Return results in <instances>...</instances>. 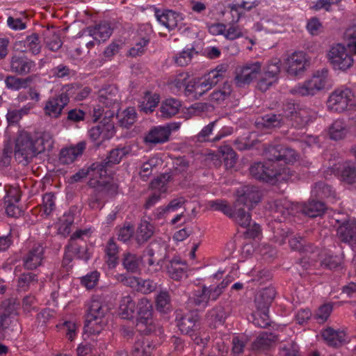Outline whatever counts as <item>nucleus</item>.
<instances>
[{
  "instance_id": "2eb2a0df",
  "label": "nucleus",
  "mask_w": 356,
  "mask_h": 356,
  "mask_svg": "<svg viewBox=\"0 0 356 356\" xmlns=\"http://www.w3.org/2000/svg\"><path fill=\"white\" fill-rule=\"evenodd\" d=\"M69 102V96L65 92L50 97L45 102L43 108L44 115L50 118H58L61 115L63 108L68 104Z\"/></svg>"
},
{
  "instance_id": "f8f14e48",
  "label": "nucleus",
  "mask_w": 356,
  "mask_h": 356,
  "mask_svg": "<svg viewBox=\"0 0 356 356\" xmlns=\"http://www.w3.org/2000/svg\"><path fill=\"white\" fill-rule=\"evenodd\" d=\"M328 58L334 69L346 70L353 64L352 56L341 44H337L331 47L328 53Z\"/></svg>"
},
{
  "instance_id": "412c9836",
  "label": "nucleus",
  "mask_w": 356,
  "mask_h": 356,
  "mask_svg": "<svg viewBox=\"0 0 356 356\" xmlns=\"http://www.w3.org/2000/svg\"><path fill=\"white\" fill-rule=\"evenodd\" d=\"M112 29L106 22L96 24L94 26H89L83 31L82 35H89L98 43L108 40L112 34Z\"/></svg>"
},
{
  "instance_id": "603ef678",
  "label": "nucleus",
  "mask_w": 356,
  "mask_h": 356,
  "mask_svg": "<svg viewBox=\"0 0 356 356\" xmlns=\"http://www.w3.org/2000/svg\"><path fill=\"white\" fill-rule=\"evenodd\" d=\"M68 248H71L74 256L79 259L83 260L85 261H88L90 257L91 254L88 252V247L85 242L81 243H75L73 242L72 243H67Z\"/></svg>"
},
{
  "instance_id": "f03ea898",
  "label": "nucleus",
  "mask_w": 356,
  "mask_h": 356,
  "mask_svg": "<svg viewBox=\"0 0 356 356\" xmlns=\"http://www.w3.org/2000/svg\"><path fill=\"white\" fill-rule=\"evenodd\" d=\"M136 308V327L139 332L146 335L163 333L162 327L156 323L153 319L152 304L147 298H141Z\"/></svg>"
},
{
  "instance_id": "2f4dec72",
  "label": "nucleus",
  "mask_w": 356,
  "mask_h": 356,
  "mask_svg": "<svg viewBox=\"0 0 356 356\" xmlns=\"http://www.w3.org/2000/svg\"><path fill=\"white\" fill-rule=\"evenodd\" d=\"M34 76H29L26 78L17 77L15 75H8L5 78L6 87L10 90L18 91L21 89H26L33 82Z\"/></svg>"
},
{
  "instance_id": "c03bdc74",
  "label": "nucleus",
  "mask_w": 356,
  "mask_h": 356,
  "mask_svg": "<svg viewBox=\"0 0 356 356\" xmlns=\"http://www.w3.org/2000/svg\"><path fill=\"white\" fill-rule=\"evenodd\" d=\"M121 127L129 128L136 120L137 114L134 107H129L124 110L120 114L118 111L115 113Z\"/></svg>"
},
{
  "instance_id": "680f3d73",
  "label": "nucleus",
  "mask_w": 356,
  "mask_h": 356,
  "mask_svg": "<svg viewBox=\"0 0 356 356\" xmlns=\"http://www.w3.org/2000/svg\"><path fill=\"white\" fill-rule=\"evenodd\" d=\"M209 206L213 210L221 211L229 218L231 216L233 211V207L224 200L210 201Z\"/></svg>"
},
{
  "instance_id": "69168bd1",
  "label": "nucleus",
  "mask_w": 356,
  "mask_h": 356,
  "mask_svg": "<svg viewBox=\"0 0 356 356\" xmlns=\"http://www.w3.org/2000/svg\"><path fill=\"white\" fill-rule=\"evenodd\" d=\"M279 356H300L298 346L293 341L281 345Z\"/></svg>"
},
{
  "instance_id": "5701e85b",
  "label": "nucleus",
  "mask_w": 356,
  "mask_h": 356,
  "mask_svg": "<svg viewBox=\"0 0 356 356\" xmlns=\"http://www.w3.org/2000/svg\"><path fill=\"white\" fill-rule=\"evenodd\" d=\"M148 256L149 266H161L166 257V250L163 245L154 243L149 245L144 251V256Z\"/></svg>"
},
{
  "instance_id": "4d7b16f0",
  "label": "nucleus",
  "mask_w": 356,
  "mask_h": 356,
  "mask_svg": "<svg viewBox=\"0 0 356 356\" xmlns=\"http://www.w3.org/2000/svg\"><path fill=\"white\" fill-rule=\"evenodd\" d=\"M321 266L329 270H338L342 268V259L337 255H326L321 260Z\"/></svg>"
},
{
  "instance_id": "1a4fd4ad",
  "label": "nucleus",
  "mask_w": 356,
  "mask_h": 356,
  "mask_svg": "<svg viewBox=\"0 0 356 356\" xmlns=\"http://www.w3.org/2000/svg\"><path fill=\"white\" fill-rule=\"evenodd\" d=\"M280 72V60L277 58L273 59L264 67L262 73L257 81V88L266 92L268 88L277 81Z\"/></svg>"
},
{
  "instance_id": "37998d69",
  "label": "nucleus",
  "mask_w": 356,
  "mask_h": 356,
  "mask_svg": "<svg viewBox=\"0 0 356 356\" xmlns=\"http://www.w3.org/2000/svg\"><path fill=\"white\" fill-rule=\"evenodd\" d=\"M181 106L180 102L175 99H168L163 102L161 108V117L169 118L176 115Z\"/></svg>"
},
{
  "instance_id": "0eeeda50",
  "label": "nucleus",
  "mask_w": 356,
  "mask_h": 356,
  "mask_svg": "<svg viewBox=\"0 0 356 356\" xmlns=\"http://www.w3.org/2000/svg\"><path fill=\"white\" fill-rule=\"evenodd\" d=\"M108 308L99 300L92 298L88 303L87 314L86 316L85 326L90 327V330L95 332L94 325L105 324L104 318L107 314Z\"/></svg>"
},
{
  "instance_id": "393cba45",
  "label": "nucleus",
  "mask_w": 356,
  "mask_h": 356,
  "mask_svg": "<svg viewBox=\"0 0 356 356\" xmlns=\"http://www.w3.org/2000/svg\"><path fill=\"white\" fill-rule=\"evenodd\" d=\"M15 45L17 49L20 50L22 52L29 51L33 55L39 54L42 48L39 35L37 33H32L26 36L25 40L16 42Z\"/></svg>"
},
{
  "instance_id": "4be33fe9",
  "label": "nucleus",
  "mask_w": 356,
  "mask_h": 356,
  "mask_svg": "<svg viewBox=\"0 0 356 356\" xmlns=\"http://www.w3.org/2000/svg\"><path fill=\"white\" fill-rule=\"evenodd\" d=\"M331 170L341 181L349 184L356 182V168L349 162L341 164L334 163Z\"/></svg>"
},
{
  "instance_id": "6ab92c4d",
  "label": "nucleus",
  "mask_w": 356,
  "mask_h": 356,
  "mask_svg": "<svg viewBox=\"0 0 356 356\" xmlns=\"http://www.w3.org/2000/svg\"><path fill=\"white\" fill-rule=\"evenodd\" d=\"M44 259V248L40 245H35L22 257L23 266L27 270H34L42 265Z\"/></svg>"
},
{
  "instance_id": "a878e982",
  "label": "nucleus",
  "mask_w": 356,
  "mask_h": 356,
  "mask_svg": "<svg viewBox=\"0 0 356 356\" xmlns=\"http://www.w3.org/2000/svg\"><path fill=\"white\" fill-rule=\"evenodd\" d=\"M322 337L327 342V345L334 348L342 346L346 341V334L340 330H334L327 327L322 332Z\"/></svg>"
},
{
  "instance_id": "473e14b6",
  "label": "nucleus",
  "mask_w": 356,
  "mask_h": 356,
  "mask_svg": "<svg viewBox=\"0 0 356 356\" xmlns=\"http://www.w3.org/2000/svg\"><path fill=\"white\" fill-rule=\"evenodd\" d=\"M105 261L110 268H114L119 263V247L113 238H109L104 249Z\"/></svg>"
},
{
  "instance_id": "774afa93",
  "label": "nucleus",
  "mask_w": 356,
  "mask_h": 356,
  "mask_svg": "<svg viewBox=\"0 0 356 356\" xmlns=\"http://www.w3.org/2000/svg\"><path fill=\"white\" fill-rule=\"evenodd\" d=\"M42 207L44 213L49 216L55 209V196L51 193H46L42 197Z\"/></svg>"
},
{
  "instance_id": "f3484780",
  "label": "nucleus",
  "mask_w": 356,
  "mask_h": 356,
  "mask_svg": "<svg viewBox=\"0 0 356 356\" xmlns=\"http://www.w3.org/2000/svg\"><path fill=\"white\" fill-rule=\"evenodd\" d=\"M336 220L339 224L337 236L341 241L356 247V221L355 220H344L341 222L339 219Z\"/></svg>"
},
{
  "instance_id": "4c0bfd02",
  "label": "nucleus",
  "mask_w": 356,
  "mask_h": 356,
  "mask_svg": "<svg viewBox=\"0 0 356 356\" xmlns=\"http://www.w3.org/2000/svg\"><path fill=\"white\" fill-rule=\"evenodd\" d=\"M154 226L147 220H142L136 234V241L139 244L146 243L154 234Z\"/></svg>"
},
{
  "instance_id": "dca6fc26",
  "label": "nucleus",
  "mask_w": 356,
  "mask_h": 356,
  "mask_svg": "<svg viewBox=\"0 0 356 356\" xmlns=\"http://www.w3.org/2000/svg\"><path fill=\"white\" fill-rule=\"evenodd\" d=\"M35 66V63L25 55L14 54L10 58V71L16 74H29L34 71Z\"/></svg>"
},
{
  "instance_id": "338daca9",
  "label": "nucleus",
  "mask_w": 356,
  "mask_h": 356,
  "mask_svg": "<svg viewBox=\"0 0 356 356\" xmlns=\"http://www.w3.org/2000/svg\"><path fill=\"white\" fill-rule=\"evenodd\" d=\"M151 346L145 343L143 341L138 340L134 345L131 355L132 356H149Z\"/></svg>"
},
{
  "instance_id": "79ce46f5",
  "label": "nucleus",
  "mask_w": 356,
  "mask_h": 356,
  "mask_svg": "<svg viewBox=\"0 0 356 356\" xmlns=\"http://www.w3.org/2000/svg\"><path fill=\"white\" fill-rule=\"evenodd\" d=\"M136 303L131 296H127L121 299L120 314L122 318L131 319L134 316Z\"/></svg>"
},
{
  "instance_id": "4468645a",
  "label": "nucleus",
  "mask_w": 356,
  "mask_h": 356,
  "mask_svg": "<svg viewBox=\"0 0 356 356\" xmlns=\"http://www.w3.org/2000/svg\"><path fill=\"white\" fill-rule=\"evenodd\" d=\"M175 321L182 334L192 335L199 328L200 316L195 312L184 314L176 311Z\"/></svg>"
},
{
  "instance_id": "a18cd8bd",
  "label": "nucleus",
  "mask_w": 356,
  "mask_h": 356,
  "mask_svg": "<svg viewBox=\"0 0 356 356\" xmlns=\"http://www.w3.org/2000/svg\"><path fill=\"white\" fill-rule=\"evenodd\" d=\"M272 213L275 217H282L286 218L291 214V209L289 208V204L285 200H276L270 206Z\"/></svg>"
},
{
  "instance_id": "8fccbe9b",
  "label": "nucleus",
  "mask_w": 356,
  "mask_h": 356,
  "mask_svg": "<svg viewBox=\"0 0 356 356\" xmlns=\"http://www.w3.org/2000/svg\"><path fill=\"white\" fill-rule=\"evenodd\" d=\"M109 162L93 163L88 167L90 180H101L103 177L107 175L106 164Z\"/></svg>"
},
{
  "instance_id": "e433bc0d",
  "label": "nucleus",
  "mask_w": 356,
  "mask_h": 356,
  "mask_svg": "<svg viewBox=\"0 0 356 356\" xmlns=\"http://www.w3.org/2000/svg\"><path fill=\"white\" fill-rule=\"evenodd\" d=\"M38 284V275L28 272L22 273L17 279V290L19 291H27L35 287Z\"/></svg>"
},
{
  "instance_id": "9b49d317",
  "label": "nucleus",
  "mask_w": 356,
  "mask_h": 356,
  "mask_svg": "<svg viewBox=\"0 0 356 356\" xmlns=\"http://www.w3.org/2000/svg\"><path fill=\"white\" fill-rule=\"evenodd\" d=\"M236 205H243L252 210L261 199V192L254 186L246 185L238 188L236 192Z\"/></svg>"
},
{
  "instance_id": "b1692460",
  "label": "nucleus",
  "mask_w": 356,
  "mask_h": 356,
  "mask_svg": "<svg viewBox=\"0 0 356 356\" xmlns=\"http://www.w3.org/2000/svg\"><path fill=\"white\" fill-rule=\"evenodd\" d=\"M156 19L168 30H172L178 26L179 23L181 22L183 17L180 13L172 10H165L161 13L156 10L155 11Z\"/></svg>"
},
{
  "instance_id": "a19ab883",
  "label": "nucleus",
  "mask_w": 356,
  "mask_h": 356,
  "mask_svg": "<svg viewBox=\"0 0 356 356\" xmlns=\"http://www.w3.org/2000/svg\"><path fill=\"white\" fill-rule=\"evenodd\" d=\"M226 69L223 67H217L215 70H211L207 74L202 76L204 83L211 89L216 86L220 81H222L225 76Z\"/></svg>"
},
{
  "instance_id": "6e6d98bb",
  "label": "nucleus",
  "mask_w": 356,
  "mask_h": 356,
  "mask_svg": "<svg viewBox=\"0 0 356 356\" xmlns=\"http://www.w3.org/2000/svg\"><path fill=\"white\" fill-rule=\"evenodd\" d=\"M312 193L319 198H334L335 196V192L332 190V188L324 183L318 182L316 184Z\"/></svg>"
},
{
  "instance_id": "ea45409f",
  "label": "nucleus",
  "mask_w": 356,
  "mask_h": 356,
  "mask_svg": "<svg viewBox=\"0 0 356 356\" xmlns=\"http://www.w3.org/2000/svg\"><path fill=\"white\" fill-rule=\"evenodd\" d=\"M113 111H106L105 117L99 122V126L102 132L103 140H107L112 138L115 134V127L111 118L114 116Z\"/></svg>"
},
{
  "instance_id": "72a5a7b5",
  "label": "nucleus",
  "mask_w": 356,
  "mask_h": 356,
  "mask_svg": "<svg viewBox=\"0 0 356 356\" xmlns=\"http://www.w3.org/2000/svg\"><path fill=\"white\" fill-rule=\"evenodd\" d=\"M241 205L233 204V211L229 218L232 219L237 225L243 228H248L251 224V215L249 212L241 207Z\"/></svg>"
},
{
  "instance_id": "6e6552de",
  "label": "nucleus",
  "mask_w": 356,
  "mask_h": 356,
  "mask_svg": "<svg viewBox=\"0 0 356 356\" xmlns=\"http://www.w3.org/2000/svg\"><path fill=\"white\" fill-rule=\"evenodd\" d=\"M219 297L218 289H213L212 285H203L201 289L194 291L193 296L188 298V304L197 307L199 311H204L209 306V301H216Z\"/></svg>"
},
{
  "instance_id": "5fc2aeb1",
  "label": "nucleus",
  "mask_w": 356,
  "mask_h": 356,
  "mask_svg": "<svg viewBox=\"0 0 356 356\" xmlns=\"http://www.w3.org/2000/svg\"><path fill=\"white\" fill-rule=\"evenodd\" d=\"M258 5L257 0H252V1H248L247 0H243L240 4H235L231 8V14L233 17L232 22L237 23L241 17V13L239 10L243 8L246 10H250L252 8L256 7Z\"/></svg>"
},
{
  "instance_id": "c9c22d12",
  "label": "nucleus",
  "mask_w": 356,
  "mask_h": 356,
  "mask_svg": "<svg viewBox=\"0 0 356 356\" xmlns=\"http://www.w3.org/2000/svg\"><path fill=\"white\" fill-rule=\"evenodd\" d=\"M277 339V336L273 332L261 333L252 344L254 350H264L269 348Z\"/></svg>"
},
{
  "instance_id": "13d9d810",
  "label": "nucleus",
  "mask_w": 356,
  "mask_h": 356,
  "mask_svg": "<svg viewBox=\"0 0 356 356\" xmlns=\"http://www.w3.org/2000/svg\"><path fill=\"white\" fill-rule=\"evenodd\" d=\"M252 323L257 327L265 328L270 325L268 309H258L253 314Z\"/></svg>"
},
{
  "instance_id": "f257e3e1",
  "label": "nucleus",
  "mask_w": 356,
  "mask_h": 356,
  "mask_svg": "<svg viewBox=\"0 0 356 356\" xmlns=\"http://www.w3.org/2000/svg\"><path fill=\"white\" fill-rule=\"evenodd\" d=\"M316 117V113L307 108H298L294 104L285 106L282 114L268 113L261 117L258 124L266 128L280 127L288 124L296 128L305 126Z\"/></svg>"
},
{
  "instance_id": "7c9ffc66",
  "label": "nucleus",
  "mask_w": 356,
  "mask_h": 356,
  "mask_svg": "<svg viewBox=\"0 0 356 356\" xmlns=\"http://www.w3.org/2000/svg\"><path fill=\"white\" fill-rule=\"evenodd\" d=\"M143 257L136 254L127 252L122 254V264L129 273H137L140 270Z\"/></svg>"
},
{
  "instance_id": "58836bf2",
  "label": "nucleus",
  "mask_w": 356,
  "mask_h": 356,
  "mask_svg": "<svg viewBox=\"0 0 356 356\" xmlns=\"http://www.w3.org/2000/svg\"><path fill=\"white\" fill-rule=\"evenodd\" d=\"M325 210V204L318 200H310L305 204L302 208V212L309 218L321 216Z\"/></svg>"
},
{
  "instance_id": "de8ad7c7",
  "label": "nucleus",
  "mask_w": 356,
  "mask_h": 356,
  "mask_svg": "<svg viewBox=\"0 0 356 356\" xmlns=\"http://www.w3.org/2000/svg\"><path fill=\"white\" fill-rule=\"evenodd\" d=\"M167 272L170 278L175 280H180L186 276V268L181 266V261L177 259H173L170 261L167 266Z\"/></svg>"
},
{
  "instance_id": "3c124183",
  "label": "nucleus",
  "mask_w": 356,
  "mask_h": 356,
  "mask_svg": "<svg viewBox=\"0 0 356 356\" xmlns=\"http://www.w3.org/2000/svg\"><path fill=\"white\" fill-rule=\"evenodd\" d=\"M44 35V42L49 50L56 51L62 47L63 42L58 33L47 30Z\"/></svg>"
},
{
  "instance_id": "c85d7f7f",
  "label": "nucleus",
  "mask_w": 356,
  "mask_h": 356,
  "mask_svg": "<svg viewBox=\"0 0 356 356\" xmlns=\"http://www.w3.org/2000/svg\"><path fill=\"white\" fill-rule=\"evenodd\" d=\"M88 186L90 188H97L104 197H114L118 193L119 186L114 181H106L103 180H89Z\"/></svg>"
},
{
  "instance_id": "423d86ee",
  "label": "nucleus",
  "mask_w": 356,
  "mask_h": 356,
  "mask_svg": "<svg viewBox=\"0 0 356 356\" xmlns=\"http://www.w3.org/2000/svg\"><path fill=\"white\" fill-rule=\"evenodd\" d=\"M327 81L328 70L323 69L317 71L310 79L295 86L291 90V92L300 96L314 95L323 89Z\"/></svg>"
},
{
  "instance_id": "7ed1b4c3",
  "label": "nucleus",
  "mask_w": 356,
  "mask_h": 356,
  "mask_svg": "<svg viewBox=\"0 0 356 356\" xmlns=\"http://www.w3.org/2000/svg\"><path fill=\"white\" fill-rule=\"evenodd\" d=\"M296 157H275V159L266 161L268 170L264 169L263 178L259 180L270 184H276L278 181L285 180L290 175V169L286 165L293 164Z\"/></svg>"
},
{
  "instance_id": "c756f323",
  "label": "nucleus",
  "mask_w": 356,
  "mask_h": 356,
  "mask_svg": "<svg viewBox=\"0 0 356 356\" xmlns=\"http://www.w3.org/2000/svg\"><path fill=\"white\" fill-rule=\"evenodd\" d=\"M276 295L274 287H266L263 289L256 296L254 302L258 309H269L273 300Z\"/></svg>"
},
{
  "instance_id": "f704fd0d",
  "label": "nucleus",
  "mask_w": 356,
  "mask_h": 356,
  "mask_svg": "<svg viewBox=\"0 0 356 356\" xmlns=\"http://www.w3.org/2000/svg\"><path fill=\"white\" fill-rule=\"evenodd\" d=\"M232 90L231 82L228 81H224L222 85L220 86L210 94V100L216 104H222L229 98Z\"/></svg>"
},
{
  "instance_id": "bb28decb",
  "label": "nucleus",
  "mask_w": 356,
  "mask_h": 356,
  "mask_svg": "<svg viewBox=\"0 0 356 356\" xmlns=\"http://www.w3.org/2000/svg\"><path fill=\"white\" fill-rule=\"evenodd\" d=\"M228 316V314L225 312V307L220 305H216L209 309L207 314L206 318L210 326L216 327L222 325Z\"/></svg>"
},
{
  "instance_id": "0e129e2a",
  "label": "nucleus",
  "mask_w": 356,
  "mask_h": 356,
  "mask_svg": "<svg viewBox=\"0 0 356 356\" xmlns=\"http://www.w3.org/2000/svg\"><path fill=\"white\" fill-rule=\"evenodd\" d=\"M170 302V295L167 291H161L156 298L157 310L165 312L169 309Z\"/></svg>"
},
{
  "instance_id": "864d4df0",
  "label": "nucleus",
  "mask_w": 356,
  "mask_h": 356,
  "mask_svg": "<svg viewBox=\"0 0 356 356\" xmlns=\"http://www.w3.org/2000/svg\"><path fill=\"white\" fill-rule=\"evenodd\" d=\"M289 243L292 250L300 252H308L313 251V247L310 243H307L305 238L300 236H295L289 241Z\"/></svg>"
},
{
  "instance_id": "a211bd4d",
  "label": "nucleus",
  "mask_w": 356,
  "mask_h": 356,
  "mask_svg": "<svg viewBox=\"0 0 356 356\" xmlns=\"http://www.w3.org/2000/svg\"><path fill=\"white\" fill-rule=\"evenodd\" d=\"M179 127V125L176 124L155 127L146 136L145 141L152 144L163 143L169 140L171 131L177 129Z\"/></svg>"
},
{
  "instance_id": "49530a36",
  "label": "nucleus",
  "mask_w": 356,
  "mask_h": 356,
  "mask_svg": "<svg viewBox=\"0 0 356 356\" xmlns=\"http://www.w3.org/2000/svg\"><path fill=\"white\" fill-rule=\"evenodd\" d=\"M348 132V127L341 120H335L330 127L329 131L330 138L335 140L343 138Z\"/></svg>"
},
{
  "instance_id": "e2e57ef3",
  "label": "nucleus",
  "mask_w": 356,
  "mask_h": 356,
  "mask_svg": "<svg viewBox=\"0 0 356 356\" xmlns=\"http://www.w3.org/2000/svg\"><path fill=\"white\" fill-rule=\"evenodd\" d=\"M86 147V141H81L76 145H71L68 147L63 148L59 156H80L83 153Z\"/></svg>"
},
{
  "instance_id": "cd10ccee",
  "label": "nucleus",
  "mask_w": 356,
  "mask_h": 356,
  "mask_svg": "<svg viewBox=\"0 0 356 356\" xmlns=\"http://www.w3.org/2000/svg\"><path fill=\"white\" fill-rule=\"evenodd\" d=\"M264 152L270 156H294L295 151L291 147L278 141H273L270 143L263 145Z\"/></svg>"
},
{
  "instance_id": "20e7f679",
  "label": "nucleus",
  "mask_w": 356,
  "mask_h": 356,
  "mask_svg": "<svg viewBox=\"0 0 356 356\" xmlns=\"http://www.w3.org/2000/svg\"><path fill=\"white\" fill-rule=\"evenodd\" d=\"M47 147H45L42 138H38L33 141L28 133L21 132L16 138L14 153L19 156H37L41 154L49 156L52 143L47 142Z\"/></svg>"
},
{
  "instance_id": "09e8293b",
  "label": "nucleus",
  "mask_w": 356,
  "mask_h": 356,
  "mask_svg": "<svg viewBox=\"0 0 356 356\" xmlns=\"http://www.w3.org/2000/svg\"><path fill=\"white\" fill-rule=\"evenodd\" d=\"M171 176L169 174H163L154 179L149 184V188L154 193H159L160 195L165 193L168 189V184Z\"/></svg>"
},
{
  "instance_id": "bf43d9fd",
  "label": "nucleus",
  "mask_w": 356,
  "mask_h": 356,
  "mask_svg": "<svg viewBox=\"0 0 356 356\" xmlns=\"http://www.w3.org/2000/svg\"><path fill=\"white\" fill-rule=\"evenodd\" d=\"M29 108L26 107L20 109H10L6 114V120L9 125L16 124L24 115L28 114Z\"/></svg>"
},
{
  "instance_id": "aec40b11",
  "label": "nucleus",
  "mask_w": 356,
  "mask_h": 356,
  "mask_svg": "<svg viewBox=\"0 0 356 356\" xmlns=\"http://www.w3.org/2000/svg\"><path fill=\"white\" fill-rule=\"evenodd\" d=\"M306 54L303 51L293 53L286 60V70L288 74L297 76L303 72L307 65Z\"/></svg>"
},
{
  "instance_id": "9d476101",
  "label": "nucleus",
  "mask_w": 356,
  "mask_h": 356,
  "mask_svg": "<svg viewBox=\"0 0 356 356\" xmlns=\"http://www.w3.org/2000/svg\"><path fill=\"white\" fill-rule=\"evenodd\" d=\"M261 72V63L259 61L248 62L236 70L234 79L238 87L250 84Z\"/></svg>"
},
{
  "instance_id": "052dcab7",
  "label": "nucleus",
  "mask_w": 356,
  "mask_h": 356,
  "mask_svg": "<svg viewBox=\"0 0 356 356\" xmlns=\"http://www.w3.org/2000/svg\"><path fill=\"white\" fill-rule=\"evenodd\" d=\"M195 54H197L194 47L184 49L175 57V62L180 66L188 65Z\"/></svg>"
},
{
  "instance_id": "ddd939ff",
  "label": "nucleus",
  "mask_w": 356,
  "mask_h": 356,
  "mask_svg": "<svg viewBox=\"0 0 356 356\" xmlns=\"http://www.w3.org/2000/svg\"><path fill=\"white\" fill-rule=\"evenodd\" d=\"M98 100L99 104L108 108L106 111H113L114 115L120 110V96L115 86L110 85L99 90Z\"/></svg>"
},
{
  "instance_id": "39448f33",
  "label": "nucleus",
  "mask_w": 356,
  "mask_h": 356,
  "mask_svg": "<svg viewBox=\"0 0 356 356\" xmlns=\"http://www.w3.org/2000/svg\"><path fill=\"white\" fill-rule=\"evenodd\" d=\"M327 106L330 111L337 113L353 109L356 106L354 93L348 88L335 89L328 97Z\"/></svg>"
}]
</instances>
